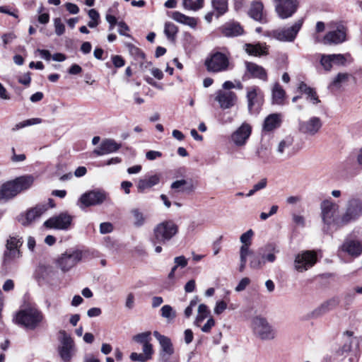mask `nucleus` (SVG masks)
I'll list each match as a JSON object with an SVG mask.
<instances>
[{"label":"nucleus","mask_w":362,"mask_h":362,"mask_svg":"<svg viewBox=\"0 0 362 362\" xmlns=\"http://www.w3.org/2000/svg\"><path fill=\"white\" fill-rule=\"evenodd\" d=\"M286 92L279 84L275 83L272 88V102L274 104L283 105Z\"/></svg>","instance_id":"obj_32"},{"label":"nucleus","mask_w":362,"mask_h":362,"mask_svg":"<svg viewBox=\"0 0 362 362\" xmlns=\"http://www.w3.org/2000/svg\"><path fill=\"white\" fill-rule=\"evenodd\" d=\"M151 332H144L142 333L137 334L133 337V340L136 343L141 344H145L150 342L151 338Z\"/></svg>","instance_id":"obj_47"},{"label":"nucleus","mask_w":362,"mask_h":362,"mask_svg":"<svg viewBox=\"0 0 362 362\" xmlns=\"http://www.w3.org/2000/svg\"><path fill=\"white\" fill-rule=\"evenodd\" d=\"M220 29L221 33L226 37H236L243 33V28L236 22L226 23Z\"/></svg>","instance_id":"obj_25"},{"label":"nucleus","mask_w":362,"mask_h":362,"mask_svg":"<svg viewBox=\"0 0 362 362\" xmlns=\"http://www.w3.org/2000/svg\"><path fill=\"white\" fill-rule=\"evenodd\" d=\"M54 31L57 35L60 36L65 32V25L62 22L60 18H56L54 19Z\"/></svg>","instance_id":"obj_53"},{"label":"nucleus","mask_w":362,"mask_h":362,"mask_svg":"<svg viewBox=\"0 0 362 362\" xmlns=\"http://www.w3.org/2000/svg\"><path fill=\"white\" fill-rule=\"evenodd\" d=\"M346 31L343 26L337 28V30L330 31L323 38L325 45L339 44L345 41Z\"/></svg>","instance_id":"obj_23"},{"label":"nucleus","mask_w":362,"mask_h":362,"mask_svg":"<svg viewBox=\"0 0 362 362\" xmlns=\"http://www.w3.org/2000/svg\"><path fill=\"white\" fill-rule=\"evenodd\" d=\"M251 126L244 122L242 125L232 134V141L238 146L245 144L251 134Z\"/></svg>","instance_id":"obj_21"},{"label":"nucleus","mask_w":362,"mask_h":362,"mask_svg":"<svg viewBox=\"0 0 362 362\" xmlns=\"http://www.w3.org/2000/svg\"><path fill=\"white\" fill-rule=\"evenodd\" d=\"M113 230V226L112 223L108 222L102 223L100 225V232L102 234H106L112 232Z\"/></svg>","instance_id":"obj_61"},{"label":"nucleus","mask_w":362,"mask_h":362,"mask_svg":"<svg viewBox=\"0 0 362 362\" xmlns=\"http://www.w3.org/2000/svg\"><path fill=\"white\" fill-rule=\"evenodd\" d=\"M117 25L119 27L118 33L119 35L130 37V35L127 33V32L129 30V28L124 21L118 22Z\"/></svg>","instance_id":"obj_57"},{"label":"nucleus","mask_w":362,"mask_h":362,"mask_svg":"<svg viewBox=\"0 0 362 362\" xmlns=\"http://www.w3.org/2000/svg\"><path fill=\"white\" fill-rule=\"evenodd\" d=\"M112 61L114 66L116 68H120L124 66L125 61L124 59L119 55H114L112 57Z\"/></svg>","instance_id":"obj_60"},{"label":"nucleus","mask_w":362,"mask_h":362,"mask_svg":"<svg viewBox=\"0 0 362 362\" xmlns=\"http://www.w3.org/2000/svg\"><path fill=\"white\" fill-rule=\"evenodd\" d=\"M105 19L107 21V22L109 23V30L111 31L114 29L115 25H117V18L110 14V13H107L106 16H105Z\"/></svg>","instance_id":"obj_62"},{"label":"nucleus","mask_w":362,"mask_h":362,"mask_svg":"<svg viewBox=\"0 0 362 362\" xmlns=\"http://www.w3.org/2000/svg\"><path fill=\"white\" fill-rule=\"evenodd\" d=\"M339 253L344 252L349 255L356 257L362 253V243L353 239H346L339 247Z\"/></svg>","instance_id":"obj_18"},{"label":"nucleus","mask_w":362,"mask_h":362,"mask_svg":"<svg viewBox=\"0 0 362 362\" xmlns=\"http://www.w3.org/2000/svg\"><path fill=\"white\" fill-rule=\"evenodd\" d=\"M73 217L67 212H62L47 219L44 226L47 228L66 230L72 223Z\"/></svg>","instance_id":"obj_10"},{"label":"nucleus","mask_w":362,"mask_h":362,"mask_svg":"<svg viewBox=\"0 0 362 362\" xmlns=\"http://www.w3.org/2000/svg\"><path fill=\"white\" fill-rule=\"evenodd\" d=\"M207 70L211 72L226 71L229 66L228 58L221 52H216L205 62Z\"/></svg>","instance_id":"obj_11"},{"label":"nucleus","mask_w":362,"mask_h":362,"mask_svg":"<svg viewBox=\"0 0 362 362\" xmlns=\"http://www.w3.org/2000/svg\"><path fill=\"white\" fill-rule=\"evenodd\" d=\"M317 262V255L314 251L306 250L296 255L294 267L299 272H303L313 267Z\"/></svg>","instance_id":"obj_8"},{"label":"nucleus","mask_w":362,"mask_h":362,"mask_svg":"<svg viewBox=\"0 0 362 362\" xmlns=\"http://www.w3.org/2000/svg\"><path fill=\"white\" fill-rule=\"evenodd\" d=\"M251 326L254 334L262 340H272L276 336V332L274 328L263 317H255L252 320Z\"/></svg>","instance_id":"obj_4"},{"label":"nucleus","mask_w":362,"mask_h":362,"mask_svg":"<svg viewBox=\"0 0 362 362\" xmlns=\"http://www.w3.org/2000/svg\"><path fill=\"white\" fill-rule=\"evenodd\" d=\"M209 310L205 304H200L198 307V314L194 321V325L200 327L201 323L209 315Z\"/></svg>","instance_id":"obj_38"},{"label":"nucleus","mask_w":362,"mask_h":362,"mask_svg":"<svg viewBox=\"0 0 362 362\" xmlns=\"http://www.w3.org/2000/svg\"><path fill=\"white\" fill-rule=\"evenodd\" d=\"M21 256L19 249H6L4 254L3 263L4 265L10 264L12 262L20 258Z\"/></svg>","instance_id":"obj_37"},{"label":"nucleus","mask_w":362,"mask_h":362,"mask_svg":"<svg viewBox=\"0 0 362 362\" xmlns=\"http://www.w3.org/2000/svg\"><path fill=\"white\" fill-rule=\"evenodd\" d=\"M254 235V232L252 229L248 230L245 233H243L240 238L242 245L240 247H246L247 249H250L252 244V238Z\"/></svg>","instance_id":"obj_44"},{"label":"nucleus","mask_w":362,"mask_h":362,"mask_svg":"<svg viewBox=\"0 0 362 362\" xmlns=\"http://www.w3.org/2000/svg\"><path fill=\"white\" fill-rule=\"evenodd\" d=\"M245 67L252 77L259 78L263 81H267V71L262 66L252 62H246Z\"/></svg>","instance_id":"obj_26"},{"label":"nucleus","mask_w":362,"mask_h":362,"mask_svg":"<svg viewBox=\"0 0 362 362\" xmlns=\"http://www.w3.org/2000/svg\"><path fill=\"white\" fill-rule=\"evenodd\" d=\"M298 4L296 0H276L275 9L279 16L288 18L296 11Z\"/></svg>","instance_id":"obj_14"},{"label":"nucleus","mask_w":362,"mask_h":362,"mask_svg":"<svg viewBox=\"0 0 362 362\" xmlns=\"http://www.w3.org/2000/svg\"><path fill=\"white\" fill-rule=\"evenodd\" d=\"M299 90L307 95V99L313 104L320 103V100L314 88L308 86L306 83L301 82L299 85Z\"/></svg>","instance_id":"obj_31"},{"label":"nucleus","mask_w":362,"mask_h":362,"mask_svg":"<svg viewBox=\"0 0 362 362\" xmlns=\"http://www.w3.org/2000/svg\"><path fill=\"white\" fill-rule=\"evenodd\" d=\"M271 248L272 247L270 246H267L265 248H261L259 250V255H261L262 260H264V263L266 261L269 262H273L276 259V256L274 253L269 252L268 254H266V251L270 250Z\"/></svg>","instance_id":"obj_52"},{"label":"nucleus","mask_w":362,"mask_h":362,"mask_svg":"<svg viewBox=\"0 0 362 362\" xmlns=\"http://www.w3.org/2000/svg\"><path fill=\"white\" fill-rule=\"evenodd\" d=\"M130 214L132 218V223L136 228L142 227L146 222L147 216L138 208L131 209Z\"/></svg>","instance_id":"obj_29"},{"label":"nucleus","mask_w":362,"mask_h":362,"mask_svg":"<svg viewBox=\"0 0 362 362\" xmlns=\"http://www.w3.org/2000/svg\"><path fill=\"white\" fill-rule=\"evenodd\" d=\"M227 308V304L223 300L217 301L214 308V313L221 315Z\"/></svg>","instance_id":"obj_56"},{"label":"nucleus","mask_w":362,"mask_h":362,"mask_svg":"<svg viewBox=\"0 0 362 362\" xmlns=\"http://www.w3.org/2000/svg\"><path fill=\"white\" fill-rule=\"evenodd\" d=\"M42 122V119L40 118H32L29 119H26L25 121L21 122L16 124L13 128V131H17L20 129L24 128L28 126L40 124Z\"/></svg>","instance_id":"obj_45"},{"label":"nucleus","mask_w":362,"mask_h":362,"mask_svg":"<svg viewBox=\"0 0 362 362\" xmlns=\"http://www.w3.org/2000/svg\"><path fill=\"white\" fill-rule=\"evenodd\" d=\"M171 188L177 192H191L194 190L193 185L188 183L185 180H180L173 182Z\"/></svg>","instance_id":"obj_34"},{"label":"nucleus","mask_w":362,"mask_h":362,"mask_svg":"<svg viewBox=\"0 0 362 362\" xmlns=\"http://www.w3.org/2000/svg\"><path fill=\"white\" fill-rule=\"evenodd\" d=\"M131 360L134 361H139V362H146L149 359L142 353L138 354L136 352H133L130 355Z\"/></svg>","instance_id":"obj_58"},{"label":"nucleus","mask_w":362,"mask_h":362,"mask_svg":"<svg viewBox=\"0 0 362 362\" xmlns=\"http://www.w3.org/2000/svg\"><path fill=\"white\" fill-rule=\"evenodd\" d=\"M252 255V251L250 249H247L246 247L240 248V261L243 263L247 262V257Z\"/></svg>","instance_id":"obj_54"},{"label":"nucleus","mask_w":362,"mask_h":362,"mask_svg":"<svg viewBox=\"0 0 362 362\" xmlns=\"http://www.w3.org/2000/svg\"><path fill=\"white\" fill-rule=\"evenodd\" d=\"M47 206L46 204H38L35 207L30 209L25 214L19 218V221L23 226H28L37 218L40 217L47 210Z\"/></svg>","instance_id":"obj_20"},{"label":"nucleus","mask_w":362,"mask_h":362,"mask_svg":"<svg viewBox=\"0 0 362 362\" xmlns=\"http://www.w3.org/2000/svg\"><path fill=\"white\" fill-rule=\"evenodd\" d=\"M214 100L218 103L223 110L230 109L234 107L238 101L237 94L231 90H218L216 93Z\"/></svg>","instance_id":"obj_13"},{"label":"nucleus","mask_w":362,"mask_h":362,"mask_svg":"<svg viewBox=\"0 0 362 362\" xmlns=\"http://www.w3.org/2000/svg\"><path fill=\"white\" fill-rule=\"evenodd\" d=\"M159 177L153 175L146 179L140 180L137 187L139 192H144L146 189H150L159 182Z\"/></svg>","instance_id":"obj_33"},{"label":"nucleus","mask_w":362,"mask_h":362,"mask_svg":"<svg viewBox=\"0 0 362 362\" xmlns=\"http://www.w3.org/2000/svg\"><path fill=\"white\" fill-rule=\"evenodd\" d=\"M303 23V19H299L291 27L273 30L271 33V36L281 42H293L301 29Z\"/></svg>","instance_id":"obj_6"},{"label":"nucleus","mask_w":362,"mask_h":362,"mask_svg":"<svg viewBox=\"0 0 362 362\" xmlns=\"http://www.w3.org/2000/svg\"><path fill=\"white\" fill-rule=\"evenodd\" d=\"M121 146V144L116 142L112 139H105L101 141L99 146L93 151V153L98 156H101L115 153L117 151Z\"/></svg>","instance_id":"obj_19"},{"label":"nucleus","mask_w":362,"mask_h":362,"mask_svg":"<svg viewBox=\"0 0 362 362\" xmlns=\"http://www.w3.org/2000/svg\"><path fill=\"white\" fill-rule=\"evenodd\" d=\"M320 63L326 71H330L333 66L332 54H320Z\"/></svg>","instance_id":"obj_41"},{"label":"nucleus","mask_w":362,"mask_h":362,"mask_svg":"<svg viewBox=\"0 0 362 362\" xmlns=\"http://www.w3.org/2000/svg\"><path fill=\"white\" fill-rule=\"evenodd\" d=\"M250 280L247 277L243 278L238 286L235 287V290L237 292L242 291L246 288V287L250 284Z\"/></svg>","instance_id":"obj_59"},{"label":"nucleus","mask_w":362,"mask_h":362,"mask_svg":"<svg viewBox=\"0 0 362 362\" xmlns=\"http://www.w3.org/2000/svg\"><path fill=\"white\" fill-rule=\"evenodd\" d=\"M245 51L250 55L261 56L267 54L266 47L260 45L245 44Z\"/></svg>","instance_id":"obj_36"},{"label":"nucleus","mask_w":362,"mask_h":362,"mask_svg":"<svg viewBox=\"0 0 362 362\" xmlns=\"http://www.w3.org/2000/svg\"><path fill=\"white\" fill-rule=\"evenodd\" d=\"M33 182L32 177H19L0 186V202H6L23 190L28 189Z\"/></svg>","instance_id":"obj_1"},{"label":"nucleus","mask_w":362,"mask_h":362,"mask_svg":"<svg viewBox=\"0 0 362 362\" xmlns=\"http://www.w3.org/2000/svg\"><path fill=\"white\" fill-rule=\"evenodd\" d=\"M108 194L104 190L94 189L83 194L79 199L80 207L82 208L100 205L107 200Z\"/></svg>","instance_id":"obj_7"},{"label":"nucleus","mask_w":362,"mask_h":362,"mask_svg":"<svg viewBox=\"0 0 362 362\" xmlns=\"http://www.w3.org/2000/svg\"><path fill=\"white\" fill-rule=\"evenodd\" d=\"M22 244L23 241L18 236H10L7 240L6 249H18Z\"/></svg>","instance_id":"obj_50"},{"label":"nucleus","mask_w":362,"mask_h":362,"mask_svg":"<svg viewBox=\"0 0 362 362\" xmlns=\"http://www.w3.org/2000/svg\"><path fill=\"white\" fill-rule=\"evenodd\" d=\"M161 315L162 317L166 318L168 321L173 320L175 316V312L173 310V308L169 305H165L161 308Z\"/></svg>","instance_id":"obj_49"},{"label":"nucleus","mask_w":362,"mask_h":362,"mask_svg":"<svg viewBox=\"0 0 362 362\" xmlns=\"http://www.w3.org/2000/svg\"><path fill=\"white\" fill-rule=\"evenodd\" d=\"M88 16L90 21L88 23V26L91 28H95L99 24V13L95 9L92 8L88 11Z\"/></svg>","instance_id":"obj_48"},{"label":"nucleus","mask_w":362,"mask_h":362,"mask_svg":"<svg viewBox=\"0 0 362 362\" xmlns=\"http://www.w3.org/2000/svg\"><path fill=\"white\" fill-rule=\"evenodd\" d=\"M126 47L129 52V54L134 57L136 60L143 59L145 57L144 52L135 45L131 43H127Z\"/></svg>","instance_id":"obj_42"},{"label":"nucleus","mask_w":362,"mask_h":362,"mask_svg":"<svg viewBox=\"0 0 362 362\" xmlns=\"http://www.w3.org/2000/svg\"><path fill=\"white\" fill-rule=\"evenodd\" d=\"M153 336L158 340L160 346L159 351L160 359L170 357L175 351L171 339L168 337L160 334L158 331L153 332Z\"/></svg>","instance_id":"obj_16"},{"label":"nucleus","mask_w":362,"mask_h":362,"mask_svg":"<svg viewBox=\"0 0 362 362\" xmlns=\"http://www.w3.org/2000/svg\"><path fill=\"white\" fill-rule=\"evenodd\" d=\"M350 77L351 74L348 73H339L330 83L329 88L339 89L349 81Z\"/></svg>","instance_id":"obj_35"},{"label":"nucleus","mask_w":362,"mask_h":362,"mask_svg":"<svg viewBox=\"0 0 362 362\" xmlns=\"http://www.w3.org/2000/svg\"><path fill=\"white\" fill-rule=\"evenodd\" d=\"M82 258V252L79 250L66 252L57 260L58 267L63 272L69 271Z\"/></svg>","instance_id":"obj_12"},{"label":"nucleus","mask_w":362,"mask_h":362,"mask_svg":"<svg viewBox=\"0 0 362 362\" xmlns=\"http://www.w3.org/2000/svg\"><path fill=\"white\" fill-rule=\"evenodd\" d=\"M332 62L334 65L344 66L346 63L349 54H332Z\"/></svg>","instance_id":"obj_51"},{"label":"nucleus","mask_w":362,"mask_h":362,"mask_svg":"<svg viewBox=\"0 0 362 362\" xmlns=\"http://www.w3.org/2000/svg\"><path fill=\"white\" fill-rule=\"evenodd\" d=\"M212 5L216 11V18L224 14L228 10V0H212Z\"/></svg>","instance_id":"obj_39"},{"label":"nucleus","mask_w":362,"mask_h":362,"mask_svg":"<svg viewBox=\"0 0 362 362\" xmlns=\"http://www.w3.org/2000/svg\"><path fill=\"white\" fill-rule=\"evenodd\" d=\"M247 106L250 112H258L263 103V95L258 88L252 87L247 91Z\"/></svg>","instance_id":"obj_17"},{"label":"nucleus","mask_w":362,"mask_h":362,"mask_svg":"<svg viewBox=\"0 0 362 362\" xmlns=\"http://www.w3.org/2000/svg\"><path fill=\"white\" fill-rule=\"evenodd\" d=\"M177 233L178 226L173 221H164L154 227L151 242L153 245L157 243L165 244Z\"/></svg>","instance_id":"obj_3"},{"label":"nucleus","mask_w":362,"mask_h":362,"mask_svg":"<svg viewBox=\"0 0 362 362\" xmlns=\"http://www.w3.org/2000/svg\"><path fill=\"white\" fill-rule=\"evenodd\" d=\"M63 338L62 341V346L59 349V354L61 358L68 362L71 360L74 353V341L72 339L67 335L65 332H62Z\"/></svg>","instance_id":"obj_22"},{"label":"nucleus","mask_w":362,"mask_h":362,"mask_svg":"<svg viewBox=\"0 0 362 362\" xmlns=\"http://www.w3.org/2000/svg\"><path fill=\"white\" fill-rule=\"evenodd\" d=\"M263 264H264V260H262L261 255H259V251L257 255H254L252 253L250 261V267L252 269H260Z\"/></svg>","instance_id":"obj_46"},{"label":"nucleus","mask_w":362,"mask_h":362,"mask_svg":"<svg viewBox=\"0 0 362 362\" xmlns=\"http://www.w3.org/2000/svg\"><path fill=\"white\" fill-rule=\"evenodd\" d=\"M282 122V115L280 113H273L269 115L264 121L263 131L272 132L273 130L279 128Z\"/></svg>","instance_id":"obj_24"},{"label":"nucleus","mask_w":362,"mask_h":362,"mask_svg":"<svg viewBox=\"0 0 362 362\" xmlns=\"http://www.w3.org/2000/svg\"><path fill=\"white\" fill-rule=\"evenodd\" d=\"M43 319L42 313L36 308H29L19 311L16 320L18 324L24 326L27 329H34Z\"/></svg>","instance_id":"obj_5"},{"label":"nucleus","mask_w":362,"mask_h":362,"mask_svg":"<svg viewBox=\"0 0 362 362\" xmlns=\"http://www.w3.org/2000/svg\"><path fill=\"white\" fill-rule=\"evenodd\" d=\"M177 27L171 22H167L165 24L164 33L169 40L173 41L177 33Z\"/></svg>","instance_id":"obj_40"},{"label":"nucleus","mask_w":362,"mask_h":362,"mask_svg":"<svg viewBox=\"0 0 362 362\" xmlns=\"http://www.w3.org/2000/svg\"><path fill=\"white\" fill-rule=\"evenodd\" d=\"M362 215V202L358 199H351L348 202L345 212L341 215V223L343 226L357 220Z\"/></svg>","instance_id":"obj_9"},{"label":"nucleus","mask_w":362,"mask_h":362,"mask_svg":"<svg viewBox=\"0 0 362 362\" xmlns=\"http://www.w3.org/2000/svg\"><path fill=\"white\" fill-rule=\"evenodd\" d=\"M321 218L328 229L330 227H342L341 216L339 215V206L330 199H325L320 204Z\"/></svg>","instance_id":"obj_2"},{"label":"nucleus","mask_w":362,"mask_h":362,"mask_svg":"<svg viewBox=\"0 0 362 362\" xmlns=\"http://www.w3.org/2000/svg\"><path fill=\"white\" fill-rule=\"evenodd\" d=\"M339 301L337 298H334L329 299L323 302L320 305L316 308L313 311V315L316 317L321 316L336 308L339 305Z\"/></svg>","instance_id":"obj_28"},{"label":"nucleus","mask_w":362,"mask_h":362,"mask_svg":"<svg viewBox=\"0 0 362 362\" xmlns=\"http://www.w3.org/2000/svg\"><path fill=\"white\" fill-rule=\"evenodd\" d=\"M204 0H183V6L188 10L197 11L203 6Z\"/></svg>","instance_id":"obj_43"},{"label":"nucleus","mask_w":362,"mask_h":362,"mask_svg":"<svg viewBox=\"0 0 362 362\" xmlns=\"http://www.w3.org/2000/svg\"><path fill=\"white\" fill-rule=\"evenodd\" d=\"M322 126V123L320 117H311L307 120L300 121L298 129L303 134L314 136L320 131Z\"/></svg>","instance_id":"obj_15"},{"label":"nucleus","mask_w":362,"mask_h":362,"mask_svg":"<svg viewBox=\"0 0 362 362\" xmlns=\"http://www.w3.org/2000/svg\"><path fill=\"white\" fill-rule=\"evenodd\" d=\"M292 219L293 221L297 225L300 227H304L305 226V218L301 215H298L296 214H292Z\"/></svg>","instance_id":"obj_64"},{"label":"nucleus","mask_w":362,"mask_h":362,"mask_svg":"<svg viewBox=\"0 0 362 362\" xmlns=\"http://www.w3.org/2000/svg\"><path fill=\"white\" fill-rule=\"evenodd\" d=\"M263 8L264 6L261 1H255L251 4L248 14L255 21L265 23L266 20L263 13Z\"/></svg>","instance_id":"obj_27"},{"label":"nucleus","mask_w":362,"mask_h":362,"mask_svg":"<svg viewBox=\"0 0 362 362\" xmlns=\"http://www.w3.org/2000/svg\"><path fill=\"white\" fill-rule=\"evenodd\" d=\"M215 325V321L212 317L208 319L207 322L201 327L203 332H210L211 328Z\"/></svg>","instance_id":"obj_63"},{"label":"nucleus","mask_w":362,"mask_h":362,"mask_svg":"<svg viewBox=\"0 0 362 362\" xmlns=\"http://www.w3.org/2000/svg\"><path fill=\"white\" fill-rule=\"evenodd\" d=\"M172 18L175 21L184 25H187L192 28H194L197 24V21L196 18L185 16L179 11H174L172 14Z\"/></svg>","instance_id":"obj_30"},{"label":"nucleus","mask_w":362,"mask_h":362,"mask_svg":"<svg viewBox=\"0 0 362 362\" xmlns=\"http://www.w3.org/2000/svg\"><path fill=\"white\" fill-rule=\"evenodd\" d=\"M142 350V354H144L150 360L152 358V355L153 354L152 344L150 342L143 344Z\"/></svg>","instance_id":"obj_55"}]
</instances>
